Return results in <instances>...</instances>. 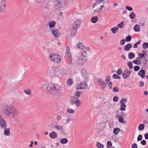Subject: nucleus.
Wrapping results in <instances>:
<instances>
[{
    "mask_svg": "<svg viewBox=\"0 0 148 148\" xmlns=\"http://www.w3.org/2000/svg\"><path fill=\"white\" fill-rule=\"evenodd\" d=\"M127 114L120 110H118L115 113V116L117 117H124L126 116Z\"/></svg>",
    "mask_w": 148,
    "mask_h": 148,
    "instance_id": "14",
    "label": "nucleus"
},
{
    "mask_svg": "<svg viewBox=\"0 0 148 148\" xmlns=\"http://www.w3.org/2000/svg\"><path fill=\"white\" fill-rule=\"evenodd\" d=\"M134 29L135 32L139 31V25H135L134 27Z\"/></svg>",
    "mask_w": 148,
    "mask_h": 148,
    "instance_id": "49",
    "label": "nucleus"
},
{
    "mask_svg": "<svg viewBox=\"0 0 148 148\" xmlns=\"http://www.w3.org/2000/svg\"><path fill=\"white\" fill-rule=\"evenodd\" d=\"M103 2V6L104 5V4L105 3V2L104 0H97V1L95 3H97L98 4V5H100V4L101 3V2Z\"/></svg>",
    "mask_w": 148,
    "mask_h": 148,
    "instance_id": "52",
    "label": "nucleus"
},
{
    "mask_svg": "<svg viewBox=\"0 0 148 148\" xmlns=\"http://www.w3.org/2000/svg\"><path fill=\"white\" fill-rule=\"evenodd\" d=\"M138 57H137V60H134L133 61V63L134 64H136L137 65H138Z\"/></svg>",
    "mask_w": 148,
    "mask_h": 148,
    "instance_id": "57",
    "label": "nucleus"
},
{
    "mask_svg": "<svg viewBox=\"0 0 148 148\" xmlns=\"http://www.w3.org/2000/svg\"><path fill=\"white\" fill-rule=\"evenodd\" d=\"M140 143L142 145H145L146 144V141L145 140H143Z\"/></svg>",
    "mask_w": 148,
    "mask_h": 148,
    "instance_id": "60",
    "label": "nucleus"
},
{
    "mask_svg": "<svg viewBox=\"0 0 148 148\" xmlns=\"http://www.w3.org/2000/svg\"><path fill=\"white\" fill-rule=\"evenodd\" d=\"M48 23L49 26L50 28L53 27L55 26L56 22L54 21H50Z\"/></svg>",
    "mask_w": 148,
    "mask_h": 148,
    "instance_id": "31",
    "label": "nucleus"
},
{
    "mask_svg": "<svg viewBox=\"0 0 148 148\" xmlns=\"http://www.w3.org/2000/svg\"><path fill=\"white\" fill-rule=\"evenodd\" d=\"M87 59L78 56L77 60V64L78 65H82L87 61Z\"/></svg>",
    "mask_w": 148,
    "mask_h": 148,
    "instance_id": "10",
    "label": "nucleus"
},
{
    "mask_svg": "<svg viewBox=\"0 0 148 148\" xmlns=\"http://www.w3.org/2000/svg\"><path fill=\"white\" fill-rule=\"evenodd\" d=\"M122 72V71L121 69H119L116 71V73L118 75H121Z\"/></svg>",
    "mask_w": 148,
    "mask_h": 148,
    "instance_id": "51",
    "label": "nucleus"
},
{
    "mask_svg": "<svg viewBox=\"0 0 148 148\" xmlns=\"http://www.w3.org/2000/svg\"><path fill=\"white\" fill-rule=\"evenodd\" d=\"M67 112L69 114H73L75 112V110L72 109H68L66 110Z\"/></svg>",
    "mask_w": 148,
    "mask_h": 148,
    "instance_id": "39",
    "label": "nucleus"
},
{
    "mask_svg": "<svg viewBox=\"0 0 148 148\" xmlns=\"http://www.w3.org/2000/svg\"><path fill=\"white\" fill-rule=\"evenodd\" d=\"M147 53L146 51L143 50L140 53H139V58H142L145 56H146Z\"/></svg>",
    "mask_w": 148,
    "mask_h": 148,
    "instance_id": "21",
    "label": "nucleus"
},
{
    "mask_svg": "<svg viewBox=\"0 0 148 148\" xmlns=\"http://www.w3.org/2000/svg\"><path fill=\"white\" fill-rule=\"evenodd\" d=\"M77 29H76L75 28H73V27H72L71 30V36H74L76 33L77 32Z\"/></svg>",
    "mask_w": 148,
    "mask_h": 148,
    "instance_id": "29",
    "label": "nucleus"
},
{
    "mask_svg": "<svg viewBox=\"0 0 148 148\" xmlns=\"http://www.w3.org/2000/svg\"><path fill=\"white\" fill-rule=\"evenodd\" d=\"M134 70L135 71H137L139 70V66H136L134 68Z\"/></svg>",
    "mask_w": 148,
    "mask_h": 148,
    "instance_id": "62",
    "label": "nucleus"
},
{
    "mask_svg": "<svg viewBox=\"0 0 148 148\" xmlns=\"http://www.w3.org/2000/svg\"><path fill=\"white\" fill-rule=\"evenodd\" d=\"M132 45L131 44H128L125 45L124 47V50L125 51H128L132 47Z\"/></svg>",
    "mask_w": 148,
    "mask_h": 148,
    "instance_id": "27",
    "label": "nucleus"
},
{
    "mask_svg": "<svg viewBox=\"0 0 148 148\" xmlns=\"http://www.w3.org/2000/svg\"><path fill=\"white\" fill-rule=\"evenodd\" d=\"M103 7V5H99L98 3H95L92 5V8L95 13H97L101 12Z\"/></svg>",
    "mask_w": 148,
    "mask_h": 148,
    "instance_id": "7",
    "label": "nucleus"
},
{
    "mask_svg": "<svg viewBox=\"0 0 148 148\" xmlns=\"http://www.w3.org/2000/svg\"><path fill=\"white\" fill-rule=\"evenodd\" d=\"M107 146L109 147H111L112 146V143L111 141H108L107 143Z\"/></svg>",
    "mask_w": 148,
    "mask_h": 148,
    "instance_id": "63",
    "label": "nucleus"
},
{
    "mask_svg": "<svg viewBox=\"0 0 148 148\" xmlns=\"http://www.w3.org/2000/svg\"><path fill=\"white\" fill-rule=\"evenodd\" d=\"M130 73L131 72L127 70H125L123 72L122 76L124 79H125L129 76Z\"/></svg>",
    "mask_w": 148,
    "mask_h": 148,
    "instance_id": "18",
    "label": "nucleus"
},
{
    "mask_svg": "<svg viewBox=\"0 0 148 148\" xmlns=\"http://www.w3.org/2000/svg\"><path fill=\"white\" fill-rule=\"evenodd\" d=\"M52 33L54 36L56 38H58L60 36V32L57 29H53L51 31Z\"/></svg>",
    "mask_w": 148,
    "mask_h": 148,
    "instance_id": "15",
    "label": "nucleus"
},
{
    "mask_svg": "<svg viewBox=\"0 0 148 148\" xmlns=\"http://www.w3.org/2000/svg\"><path fill=\"white\" fill-rule=\"evenodd\" d=\"M67 72L68 70L66 69H61L57 67L53 70H50L49 75L51 77L55 76L56 74L64 76L67 75Z\"/></svg>",
    "mask_w": 148,
    "mask_h": 148,
    "instance_id": "3",
    "label": "nucleus"
},
{
    "mask_svg": "<svg viewBox=\"0 0 148 148\" xmlns=\"http://www.w3.org/2000/svg\"><path fill=\"white\" fill-rule=\"evenodd\" d=\"M54 128L57 130L59 131H62L63 130V127L59 125L57 122L54 123Z\"/></svg>",
    "mask_w": 148,
    "mask_h": 148,
    "instance_id": "17",
    "label": "nucleus"
},
{
    "mask_svg": "<svg viewBox=\"0 0 148 148\" xmlns=\"http://www.w3.org/2000/svg\"><path fill=\"white\" fill-rule=\"evenodd\" d=\"M98 80L99 84L101 86L102 89H104L105 88L107 84L104 81H103L101 78H99Z\"/></svg>",
    "mask_w": 148,
    "mask_h": 148,
    "instance_id": "16",
    "label": "nucleus"
},
{
    "mask_svg": "<svg viewBox=\"0 0 148 148\" xmlns=\"http://www.w3.org/2000/svg\"><path fill=\"white\" fill-rule=\"evenodd\" d=\"M124 24V22L123 21H122L120 23L118 24L117 26L119 28H122L123 27V25Z\"/></svg>",
    "mask_w": 148,
    "mask_h": 148,
    "instance_id": "45",
    "label": "nucleus"
},
{
    "mask_svg": "<svg viewBox=\"0 0 148 148\" xmlns=\"http://www.w3.org/2000/svg\"><path fill=\"white\" fill-rule=\"evenodd\" d=\"M0 126L2 129H4L7 126L6 121L3 118H0Z\"/></svg>",
    "mask_w": 148,
    "mask_h": 148,
    "instance_id": "13",
    "label": "nucleus"
},
{
    "mask_svg": "<svg viewBox=\"0 0 148 148\" xmlns=\"http://www.w3.org/2000/svg\"><path fill=\"white\" fill-rule=\"evenodd\" d=\"M129 15L130 18L132 19H133L134 18L135 15L134 12H131Z\"/></svg>",
    "mask_w": 148,
    "mask_h": 148,
    "instance_id": "43",
    "label": "nucleus"
},
{
    "mask_svg": "<svg viewBox=\"0 0 148 148\" xmlns=\"http://www.w3.org/2000/svg\"><path fill=\"white\" fill-rule=\"evenodd\" d=\"M126 106L125 104H121L119 110L121 111H125L126 110Z\"/></svg>",
    "mask_w": 148,
    "mask_h": 148,
    "instance_id": "35",
    "label": "nucleus"
},
{
    "mask_svg": "<svg viewBox=\"0 0 148 148\" xmlns=\"http://www.w3.org/2000/svg\"><path fill=\"white\" fill-rule=\"evenodd\" d=\"M119 121V122L123 123L124 124H126L127 123L126 121L124 120V119L123 117H119L118 119Z\"/></svg>",
    "mask_w": 148,
    "mask_h": 148,
    "instance_id": "37",
    "label": "nucleus"
},
{
    "mask_svg": "<svg viewBox=\"0 0 148 148\" xmlns=\"http://www.w3.org/2000/svg\"><path fill=\"white\" fill-rule=\"evenodd\" d=\"M145 127V125L143 124H140L139 125V130H143Z\"/></svg>",
    "mask_w": 148,
    "mask_h": 148,
    "instance_id": "46",
    "label": "nucleus"
},
{
    "mask_svg": "<svg viewBox=\"0 0 148 148\" xmlns=\"http://www.w3.org/2000/svg\"><path fill=\"white\" fill-rule=\"evenodd\" d=\"M49 136L52 139H55L57 138V134L54 131H53L49 134Z\"/></svg>",
    "mask_w": 148,
    "mask_h": 148,
    "instance_id": "20",
    "label": "nucleus"
},
{
    "mask_svg": "<svg viewBox=\"0 0 148 148\" xmlns=\"http://www.w3.org/2000/svg\"><path fill=\"white\" fill-rule=\"evenodd\" d=\"M125 42V40L124 39H123L121 40L120 42V44L121 45H123Z\"/></svg>",
    "mask_w": 148,
    "mask_h": 148,
    "instance_id": "56",
    "label": "nucleus"
},
{
    "mask_svg": "<svg viewBox=\"0 0 148 148\" xmlns=\"http://www.w3.org/2000/svg\"><path fill=\"white\" fill-rule=\"evenodd\" d=\"M66 56H67L70 60V64H72V60L71 53L70 51V48L68 47H67L66 48Z\"/></svg>",
    "mask_w": 148,
    "mask_h": 148,
    "instance_id": "12",
    "label": "nucleus"
},
{
    "mask_svg": "<svg viewBox=\"0 0 148 148\" xmlns=\"http://www.w3.org/2000/svg\"><path fill=\"white\" fill-rule=\"evenodd\" d=\"M73 82L72 79L69 78L67 81L66 85L67 87H70L71 85L72 84Z\"/></svg>",
    "mask_w": 148,
    "mask_h": 148,
    "instance_id": "25",
    "label": "nucleus"
},
{
    "mask_svg": "<svg viewBox=\"0 0 148 148\" xmlns=\"http://www.w3.org/2000/svg\"><path fill=\"white\" fill-rule=\"evenodd\" d=\"M54 8L56 10L64 11L66 8L65 0H59L56 4H54Z\"/></svg>",
    "mask_w": 148,
    "mask_h": 148,
    "instance_id": "5",
    "label": "nucleus"
},
{
    "mask_svg": "<svg viewBox=\"0 0 148 148\" xmlns=\"http://www.w3.org/2000/svg\"><path fill=\"white\" fill-rule=\"evenodd\" d=\"M113 101L114 102H116L118 101V97L117 96H114L113 97Z\"/></svg>",
    "mask_w": 148,
    "mask_h": 148,
    "instance_id": "54",
    "label": "nucleus"
},
{
    "mask_svg": "<svg viewBox=\"0 0 148 148\" xmlns=\"http://www.w3.org/2000/svg\"><path fill=\"white\" fill-rule=\"evenodd\" d=\"M127 101V99L126 98H122L120 101V104H125L126 103Z\"/></svg>",
    "mask_w": 148,
    "mask_h": 148,
    "instance_id": "41",
    "label": "nucleus"
},
{
    "mask_svg": "<svg viewBox=\"0 0 148 148\" xmlns=\"http://www.w3.org/2000/svg\"><path fill=\"white\" fill-rule=\"evenodd\" d=\"M96 143L97 146L98 148H103L104 146L103 144L98 142H97Z\"/></svg>",
    "mask_w": 148,
    "mask_h": 148,
    "instance_id": "42",
    "label": "nucleus"
},
{
    "mask_svg": "<svg viewBox=\"0 0 148 148\" xmlns=\"http://www.w3.org/2000/svg\"><path fill=\"white\" fill-rule=\"evenodd\" d=\"M81 22L82 20L80 18L76 19L73 23V27L77 29L80 26Z\"/></svg>",
    "mask_w": 148,
    "mask_h": 148,
    "instance_id": "11",
    "label": "nucleus"
},
{
    "mask_svg": "<svg viewBox=\"0 0 148 148\" xmlns=\"http://www.w3.org/2000/svg\"><path fill=\"white\" fill-rule=\"evenodd\" d=\"M132 148H138L137 145L136 143L133 144L132 146Z\"/></svg>",
    "mask_w": 148,
    "mask_h": 148,
    "instance_id": "58",
    "label": "nucleus"
},
{
    "mask_svg": "<svg viewBox=\"0 0 148 148\" xmlns=\"http://www.w3.org/2000/svg\"><path fill=\"white\" fill-rule=\"evenodd\" d=\"M42 88L45 89L46 91L53 95H58L61 94L62 89L60 86L58 85H55L52 83L43 84Z\"/></svg>",
    "mask_w": 148,
    "mask_h": 148,
    "instance_id": "1",
    "label": "nucleus"
},
{
    "mask_svg": "<svg viewBox=\"0 0 148 148\" xmlns=\"http://www.w3.org/2000/svg\"><path fill=\"white\" fill-rule=\"evenodd\" d=\"M127 65L128 66H129V68L130 69H131L133 68L132 63L130 61V62H129L127 63Z\"/></svg>",
    "mask_w": 148,
    "mask_h": 148,
    "instance_id": "50",
    "label": "nucleus"
},
{
    "mask_svg": "<svg viewBox=\"0 0 148 148\" xmlns=\"http://www.w3.org/2000/svg\"><path fill=\"white\" fill-rule=\"evenodd\" d=\"M79 57H82V58L87 59V53L85 51H82L81 52V55L79 56Z\"/></svg>",
    "mask_w": 148,
    "mask_h": 148,
    "instance_id": "23",
    "label": "nucleus"
},
{
    "mask_svg": "<svg viewBox=\"0 0 148 148\" xmlns=\"http://www.w3.org/2000/svg\"><path fill=\"white\" fill-rule=\"evenodd\" d=\"M119 29V27H115L111 28V30L112 31V33L113 34H114L118 32Z\"/></svg>",
    "mask_w": 148,
    "mask_h": 148,
    "instance_id": "34",
    "label": "nucleus"
},
{
    "mask_svg": "<svg viewBox=\"0 0 148 148\" xmlns=\"http://www.w3.org/2000/svg\"><path fill=\"white\" fill-rule=\"evenodd\" d=\"M88 87L86 82L85 81L81 82L80 84L77 86L76 89L77 90L84 89Z\"/></svg>",
    "mask_w": 148,
    "mask_h": 148,
    "instance_id": "8",
    "label": "nucleus"
},
{
    "mask_svg": "<svg viewBox=\"0 0 148 148\" xmlns=\"http://www.w3.org/2000/svg\"><path fill=\"white\" fill-rule=\"evenodd\" d=\"M98 20V17L97 16H92L91 18V21L92 23H96Z\"/></svg>",
    "mask_w": 148,
    "mask_h": 148,
    "instance_id": "24",
    "label": "nucleus"
},
{
    "mask_svg": "<svg viewBox=\"0 0 148 148\" xmlns=\"http://www.w3.org/2000/svg\"><path fill=\"white\" fill-rule=\"evenodd\" d=\"M132 39V38L131 36H128L126 37L125 40L126 42H129Z\"/></svg>",
    "mask_w": 148,
    "mask_h": 148,
    "instance_id": "44",
    "label": "nucleus"
},
{
    "mask_svg": "<svg viewBox=\"0 0 148 148\" xmlns=\"http://www.w3.org/2000/svg\"><path fill=\"white\" fill-rule=\"evenodd\" d=\"M126 8L130 11H132V8L128 6H127L126 7Z\"/></svg>",
    "mask_w": 148,
    "mask_h": 148,
    "instance_id": "55",
    "label": "nucleus"
},
{
    "mask_svg": "<svg viewBox=\"0 0 148 148\" xmlns=\"http://www.w3.org/2000/svg\"><path fill=\"white\" fill-rule=\"evenodd\" d=\"M121 131L119 127H116L114 128L113 130V133L115 135H117L118 133L119 132Z\"/></svg>",
    "mask_w": 148,
    "mask_h": 148,
    "instance_id": "36",
    "label": "nucleus"
},
{
    "mask_svg": "<svg viewBox=\"0 0 148 148\" xmlns=\"http://www.w3.org/2000/svg\"><path fill=\"white\" fill-rule=\"evenodd\" d=\"M143 48L144 49H147L148 48V43L144 42L143 44Z\"/></svg>",
    "mask_w": 148,
    "mask_h": 148,
    "instance_id": "48",
    "label": "nucleus"
},
{
    "mask_svg": "<svg viewBox=\"0 0 148 148\" xmlns=\"http://www.w3.org/2000/svg\"><path fill=\"white\" fill-rule=\"evenodd\" d=\"M6 0H0V12H4L6 10Z\"/></svg>",
    "mask_w": 148,
    "mask_h": 148,
    "instance_id": "9",
    "label": "nucleus"
},
{
    "mask_svg": "<svg viewBox=\"0 0 148 148\" xmlns=\"http://www.w3.org/2000/svg\"><path fill=\"white\" fill-rule=\"evenodd\" d=\"M98 126L99 127L100 129H103L105 128L106 124L104 122L99 123L98 124Z\"/></svg>",
    "mask_w": 148,
    "mask_h": 148,
    "instance_id": "28",
    "label": "nucleus"
},
{
    "mask_svg": "<svg viewBox=\"0 0 148 148\" xmlns=\"http://www.w3.org/2000/svg\"><path fill=\"white\" fill-rule=\"evenodd\" d=\"M112 77L114 79H120L121 77L120 76L116 74H114L112 76Z\"/></svg>",
    "mask_w": 148,
    "mask_h": 148,
    "instance_id": "47",
    "label": "nucleus"
},
{
    "mask_svg": "<svg viewBox=\"0 0 148 148\" xmlns=\"http://www.w3.org/2000/svg\"><path fill=\"white\" fill-rule=\"evenodd\" d=\"M49 58L51 61L57 64L59 63L61 61L60 56L56 54L50 53Z\"/></svg>",
    "mask_w": 148,
    "mask_h": 148,
    "instance_id": "6",
    "label": "nucleus"
},
{
    "mask_svg": "<svg viewBox=\"0 0 148 148\" xmlns=\"http://www.w3.org/2000/svg\"><path fill=\"white\" fill-rule=\"evenodd\" d=\"M62 116L60 115H57L56 117V120L57 121H61L62 120Z\"/></svg>",
    "mask_w": 148,
    "mask_h": 148,
    "instance_id": "40",
    "label": "nucleus"
},
{
    "mask_svg": "<svg viewBox=\"0 0 148 148\" xmlns=\"http://www.w3.org/2000/svg\"><path fill=\"white\" fill-rule=\"evenodd\" d=\"M81 93L79 91H77L75 93V95L71 97L70 102L72 105L75 104V106L78 107L80 105V102L77 97L80 96Z\"/></svg>",
    "mask_w": 148,
    "mask_h": 148,
    "instance_id": "4",
    "label": "nucleus"
},
{
    "mask_svg": "<svg viewBox=\"0 0 148 148\" xmlns=\"http://www.w3.org/2000/svg\"><path fill=\"white\" fill-rule=\"evenodd\" d=\"M4 134L5 136H9L10 134V128H4Z\"/></svg>",
    "mask_w": 148,
    "mask_h": 148,
    "instance_id": "26",
    "label": "nucleus"
},
{
    "mask_svg": "<svg viewBox=\"0 0 148 148\" xmlns=\"http://www.w3.org/2000/svg\"><path fill=\"white\" fill-rule=\"evenodd\" d=\"M146 71L143 70V69H141L139 71V76H140L142 79L144 78L145 76Z\"/></svg>",
    "mask_w": 148,
    "mask_h": 148,
    "instance_id": "22",
    "label": "nucleus"
},
{
    "mask_svg": "<svg viewBox=\"0 0 148 148\" xmlns=\"http://www.w3.org/2000/svg\"><path fill=\"white\" fill-rule=\"evenodd\" d=\"M68 142V140L66 138H62L60 141V143L63 144H66Z\"/></svg>",
    "mask_w": 148,
    "mask_h": 148,
    "instance_id": "33",
    "label": "nucleus"
},
{
    "mask_svg": "<svg viewBox=\"0 0 148 148\" xmlns=\"http://www.w3.org/2000/svg\"><path fill=\"white\" fill-rule=\"evenodd\" d=\"M82 74L83 77H84L85 79H87L88 77V75L87 72L84 69H82L81 70Z\"/></svg>",
    "mask_w": 148,
    "mask_h": 148,
    "instance_id": "19",
    "label": "nucleus"
},
{
    "mask_svg": "<svg viewBox=\"0 0 148 148\" xmlns=\"http://www.w3.org/2000/svg\"><path fill=\"white\" fill-rule=\"evenodd\" d=\"M110 80V77L109 75L107 76L106 78V81L107 82L108 81H109Z\"/></svg>",
    "mask_w": 148,
    "mask_h": 148,
    "instance_id": "61",
    "label": "nucleus"
},
{
    "mask_svg": "<svg viewBox=\"0 0 148 148\" xmlns=\"http://www.w3.org/2000/svg\"><path fill=\"white\" fill-rule=\"evenodd\" d=\"M113 91L115 92H118L119 91V88L116 86H115L113 88Z\"/></svg>",
    "mask_w": 148,
    "mask_h": 148,
    "instance_id": "53",
    "label": "nucleus"
},
{
    "mask_svg": "<svg viewBox=\"0 0 148 148\" xmlns=\"http://www.w3.org/2000/svg\"><path fill=\"white\" fill-rule=\"evenodd\" d=\"M139 45V41L137 42L133 46L134 48H136L138 47L137 45Z\"/></svg>",
    "mask_w": 148,
    "mask_h": 148,
    "instance_id": "64",
    "label": "nucleus"
},
{
    "mask_svg": "<svg viewBox=\"0 0 148 148\" xmlns=\"http://www.w3.org/2000/svg\"><path fill=\"white\" fill-rule=\"evenodd\" d=\"M76 47L79 49H84V45L83 43L79 42L78 44L77 43L76 44Z\"/></svg>",
    "mask_w": 148,
    "mask_h": 148,
    "instance_id": "30",
    "label": "nucleus"
},
{
    "mask_svg": "<svg viewBox=\"0 0 148 148\" xmlns=\"http://www.w3.org/2000/svg\"><path fill=\"white\" fill-rule=\"evenodd\" d=\"M64 120L66 123H68L69 122L70 119L69 118H67L65 119Z\"/></svg>",
    "mask_w": 148,
    "mask_h": 148,
    "instance_id": "59",
    "label": "nucleus"
},
{
    "mask_svg": "<svg viewBox=\"0 0 148 148\" xmlns=\"http://www.w3.org/2000/svg\"><path fill=\"white\" fill-rule=\"evenodd\" d=\"M4 111L5 114L10 118L16 119L18 116L17 111L11 105H6L4 107Z\"/></svg>",
    "mask_w": 148,
    "mask_h": 148,
    "instance_id": "2",
    "label": "nucleus"
},
{
    "mask_svg": "<svg viewBox=\"0 0 148 148\" xmlns=\"http://www.w3.org/2000/svg\"><path fill=\"white\" fill-rule=\"evenodd\" d=\"M128 57L130 59L132 60L135 57V54L132 52L129 53L128 54Z\"/></svg>",
    "mask_w": 148,
    "mask_h": 148,
    "instance_id": "32",
    "label": "nucleus"
},
{
    "mask_svg": "<svg viewBox=\"0 0 148 148\" xmlns=\"http://www.w3.org/2000/svg\"><path fill=\"white\" fill-rule=\"evenodd\" d=\"M24 92L25 94L28 95H31V91L29 89L25 90Z\"/></svg>",
    "mask_w": 148,
    "mask_h": 148,
    "instance_id": "38",
    "label": "nucleus"
}]
</instances>
